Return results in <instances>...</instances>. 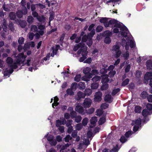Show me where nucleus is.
I'll return each instance as SVG.
<instances>
[{"label": "nucleus", "mask_w": 152, "mask_h": 152, "mask_svg": "<svg viewBox=\"0 0 152 152\" xmlns=\"http://www.w3.org/2000/svg\"><path fill=\"white\" fill-rule=\"evenodd\" d=\"M94 25L91 24L88 28V30L89 31H91L89 34L87 36L85 35L82 38V41L81 43L78 44L76 45L74 48V50L76 51L79 49V50L77 52V54L80 55L81 54L82 57H81L79 59V61L82 62L86 58L88 52L87 50V47L85 45L84 42H86V43L88 46L91 45L92 43V38L94 34L95 31L94 30H92Z\"/></svg>", "instance_id": "1"}, {"label": "nucleus", "mask_w": 152, "mask_h": 152, "mask_svg": "<svg viewBox=\"0 0 152 152\" xmlns=\"http://www.w3.org/2000/svg\"><path fill=\"white\" fill-rule=\"evenodd\" d=\"M116 28L114 29L113 32L115 33H118L119 32V29H120L119 34H120L122 37L124 38L122 39L121 43V45L123 47H125L126 50H127L129 49V45L131 48H134L135 46V43L134 40L131 35L128 34V31L126 27V30L125 29H121L120 28L117 26H113Z\"/></svg>", "instance_id": "2"}, {"label": "nucleus", "mask_w": 152, "mask_h": 152, "mask_svg": "<svg viewBox=\"0 0 152 152\" xmlns=\"http://www.w3.org/2000/svg\"><path fill=\"white\" fill-rule=\"evenodd\" d=\"M26 56L23 53L19 54V56L18 58L17 63L18 65L28 67V70L32 71L33 69H35L36 64L34 63L33 59L31 57H28L25 60Z\"/></svg>", "instance_id": "3"}, {"label": "nucleus", "mask_w": 152, "mask_h": 152, "mask_svg": "<svg viewBox=\"0 0 152 152\" xmlns=\"http://www.w3.org/2000/svg\"><path fill=\"white\" fill-rule=\"evenodd\" d=\"M16 57L15 59V62L14 63L13 62V59L11 57H8L6 60V63L10 67L7 68L3 72L4 76H7L9 77L10 74L12 73L13 71V69H16L17 68V65L18 64L17 63L18 58L19 56V54L17 56L16 54L15 55Z\"/></svg>", "instance_id": "4"}, {"label": "nucleus", "mask_w": 152, "mask_h": 152, "mask_svg": "<svg viewBox=\"0 0 152 152\" xmlns=\"http://www.w3.org/2000/svg\"><path fill=\"white\" fill-rule=\"evenodd\" d=\"M99 21L101 23H104V26L106 27H112L114 26L120 28L121 29H126L125 26L121 25L116 20L114 19H110L109 18L102 17L100 18Z\"/></svg>", "instance_id": "5"}, {"label": "nucleus", "mask_w": 152, "mask_h": 152, "mask_svg": "<svg viewBox=\"0 0 152 152\" xmlns=\"http://www.w3.org/2000/svg\"><path fill=\"white\" fill-rule=\"evenodd\" d=\"M91 71V68L89 67H87L83 68V73L86 75L88 77H87L86 76L83 77L82 78L83 80L86 82L90 81V78L92 77V74L90 72Z\"/></svg>", "instance_id": "6"}, {"label": "nucleus", "mask_w": 152, "mask_h": 152, "mask_svg": "<svg viewBox=\"0 0 152 152\" xmlns=\"http://www.w3.org/2000/svg\"><path fill=\"white\" fill-rule=\"evenodd\" d=\"M141 119L140 118L136 119L135 121H132V124L134 126L133 128V131L134 132H136L140 129L141 127Z\"/></svg>", "instance_id": "7"}, {"label": "nucleus", "mask_w": 152, "mask_h": 152, "mask_svg": "<svg viewBox=\"0 0 152 152\" xmlns=\"http://www.w3.org/2000/svg\"><path fill=\"white\" fill-rule=\"evenodd\" d=\"M144 79L147 81L150 80L149 85L151 88L150 89V91L151 93H152V72H147L145 75Z\"/></svg>", "instance_id": "8"}, {"label": "nucleus", "mask_w": 152, "mask_h": 152, "mask_svg": "<svg viewBox=\"0 0 152 152\" xmlns=\"http://www.w3.org/2000/svg\"><path fill=\"white\" fill-rule=\"evenodd\" d=\"M120 45L118 42H117L115 45L113 46V50L115 53L116 56L117 57H119L121 54V52L119 50Z\"/></svg>", "instance_id": "9"}, {"label": "nucleus", "mask_w": 152, "mask_h": 152, "mask_svg": "<svg viewBox=\"0 0 152 152\" xmlns=\"http://www.w3.org/2000/svg\"><path fill=\"white\" fill-rule=\"evenodd\" d=\"M92 103V100L90 99L86 98L84 101L83 105L85 108H89L90 107Z\"/></svg>", "instance_id": "10"}, {"label": "nucleus", "mask_w": 152, "mask_h": 152, "mask_svg": "<svg viewBox=\"0 0 152 152\" xmlns=\"http://www.w3.org/2000/svg\"><path fill=\"white\" fill-rule=\"evenodd\" d=\"M54 137L53 135H49L47 137V140L49 142L50 145L55 146L57 144V142L54 139Z\"/></svg>", "instance_id": "11"}, {"label": "nucleus", "mask_w": 152, "mask_h": 152, "mask_svg": "<svg viewBox=\"0 0 152 152\" xmlns=\"http://www.w3.org/2000/svg\"><path fill=\"white\" fill-rule=\"evenodd\" d=\"M114 67L115 66L114 65H111L108 68V70L110 71L109 73V75L110 77H113L116 74V71L113 70Z\"/></svg>", "instance_id": "12"}, {"label": "nucleus", "mask_w": 152, "mask_h": 152, "mask_svg": "<svg viewBox=\"0 0 152 152\" xmlns=\"http://www.w3.org/2000/svg\"><path fill=\"white\" fill-rule=\"evenodd\" d=\"M27 13V9L26 7H24L22 11H18L16 13L18 17L19 18H21L22 17L23 15H26Z\"/></svg>", "instance_id": "13"}, {"label": "nucleus", "mask_w": 152, "mask_h": 152, "mask_svg": "<svg viewBox=\"0 0 152 152\" xmlns=\"http://www.w3.org/2000/svg\"><path fill=\"white\" fill-rule=\"evenodd\" d=\"M75 110L77 112L83 115L85 114L86 112L84 111L83 107L80 105H78L75 108Z\"/></svg>", "instance_id": "14"}, {"label": "nucleus", "mask_w": 152, "mask_h": 152, "mask_svg": "<svg viewBox=\"0 0 152 152\" xmlns=\"http://www.w3.org/2000/svg\"><path fill=\"white\" fill-rule=\"evenodd\" d=\"M102 93L100 92H96L95 95L94 100L96 102L100 101L102 99Z\"/></svg>", "instance_id": "15"}, {"label": "nucleus", "mask_w": 152, "mask_h": 152, "mask_svg": "<svg viewBox=\"0 0 152 152\" xmlns=\"http://www.w3.org/2000/svg\"><path fill=\"white\" fill-rule=\"evenodd\" d=\"M60 47L59 45H57L55 47H52L51 50L53 53L51 54V56L53 57L55 55H56L58 50L59 49Z\"/></svg>", "instance_id": "16"}, {"label": "nucleus", "mask_w": 152, "mask_h": 152, "mask_svg": "<svg viewBox=\"0 0 152 152\" xmlns=\"http://www.w3.org/2000/svg\"><path fill=\"white\" fill-rule=\"evenodd\" d=\"M66 122V120L64 119H62L60 120H56V125L57 127H58L61 125L64 124Z\"/></svg>", "instance_id": "17"}, {"label": "nucleus", "mask_w": 152, "mask_h": 152, "mask_svg": "<svg viewBox=\"0 0 152 152\" xmlns=\"http://www.w3.org/2000/svg\"><path fill=\"white\" fill-rule=\"evenodd\" d=\"M97 121V119L96 117H92L90 120V123L91 125L92 126H90V127L91 128H93V127L95 126L96 122Z\"/></svg>", "instance_id": "18"}, {"label": "nucleus", "mask_w": 152, "mask_h": 152, "mask_svg": "<svg viewBox=\"0 0 152 152\" xmlns=\"http://www.w3.org/2000/svg\"><path fill=\"white\" fill-rule=\"evenodd\" d=\"M152 113V111H150L146 109L144 110L142 112V115L144 117L151 114Z\"/></svg>", "instance_id": "19"}, {"label": "nucleus", "mask_w": 152, "mask_h": 152, "mask_svg": "<svg viewBox=\"0 0 152 152\" xmlns=\"http://www.w3.org/2000/svg\"><path fill=\"white\" fill-rule=\"evenodd\" d=\"M108 77V76L107 75H104L102 76V82L103 84H105L109 81Z\"/></svg>", "instance_id": "20"}, {"label": "nucleus", "mask_w": 152, "mask_h": 152, "mask_svg": "<svg viewBox=\"0 0 152 152\" xmlns=\"http://www.w3.org/2000/svg\"><path fill=\"white\" fill-rule=\"evenodd\" d=\"M146 66L148 69L150 70L152 68V61L151 60H148L146 62Z\"/></svg>", "instance_id": "21"}, {"label": "nucleus", "mask_w": 152, "mask_h": 152, "mask_svg": "<svg viewBox=\"0 0 152 152\" xmlns=\"http://www.w3.org/2000/svg\"><path fill=\"white\" fill-rule=\"evenodd\" d=\"M104 99L105 101L109 103L111 102L112 101V99L111 98V96L109 94L106 95L104 97Z\"/></svg>", "instance_id": "22"}, {"label": "nucleus", "mask_w": 152, "mask_h": 152, "mask_svg": "<svg viewBox=\"0 0 152 152\" xmlns=\"http://www.w3.org/2000/svg\"><path fill=\"white\" fill-rule=\"evenodd\" d=\"M68 112L70 113L71 118H74V116L72 114L75 115V112L73 111V108L72 107H69L68 109Z\"/></svg>", "instance_id": "23"}, {"label": "nucleus", "mask_w": 152, "mask_h": 152, "mask_svg": "<svg viewBox=\"0 0 152 152\" xmlns=\"http://www.w3.org/2000/svg\"><path fill=\"white\" fill-rule=\"evenodd\" d=\"M78 88L80 89H83L86 87V85L84 82H80L78 86Z\"/></svg>", "instance_id": "24"}, {"label": "nucleus", "mask_w": 152, "mask_h": 152, "mask_svg": "<svg viewBox=\"0 0 152 152\" xmlns=\"http://www.w3.org/2000/svg\"><path fill=\"white\" fill-rule=\"evenodd\" d=\"M99 86L98 82L93 83L91 85V88L92 89H97Z\"/></svg>", "instance_id": "25"}, {"label": "nucleus", "mask_w": 152, "mask_h": 152, "mask_svg": "<svg viewBox=\"0 0 152 152\" xmlns=\"http://www.w3.org/2000/svg\"><path fill=\"white\" fill-rule=\"evenodd\" d=\"M53 100L54 102L52 104V106L53 107H54V106H56L58 104V99L57 96L54 97Z\"/></svg>", "instance_id": "26"}, {"label": "nucleus", "mask_w": 152, "mask_h": 152, "mask_svg": "<svg viewBox=\"0 0 152 152\" xmlns=\"http://www.w3.org/2000/svg\"><path fill=\"white\" fill-rule=\"evenodd\" d=\"M85 93H83V92H79L77 93V96L78 98L77 97V100H79L81 98H84L85 96Z\"/></svg>", "instance_id": "27"}, {"label": "nucleus", "mask_w": 152, "mask_h": 152, "mask_svg": "<svg viewBox=\"0 0 152 152\" xmlns=\"http://www.w3.org/2000/svg\"><path fill=\"white\" fill-rule=\"evenodd\" d=\"M105 121V115L101 117L98 121L99 125H101L104 124Z\"/></svg>", "instance_id": "28"}, {"label": "nucleus", "mask_w": 152, "mask_h": 152, "mask_svg": "<svg viewBox=\"0 0 152 152\" xmlns=\"http://www.w3.org/2000/svg\"><path fill=\"white\" fill-rule=\"evenodd\" d=\"M45 18L43 15L39 16L37 17V20L40 22H44L45 20Z\"/></svg>", "instance_id": "29"}, {"label": "nucleus", "mask_w": 152, "mask_h": 152, "mask_svg": "<svg viewBox=\"0 0 152 152\" xmlns=\"http://www.w3.org/2000/svg\"><path fill=\"white\" fill-rule=\"evenodd\" d=\"M100 79V77L99 76H96L93 77L92 79V80L93 83L98 82V81H99Z\"/></svg>", "instance_id": "30"}, {"label": "nucleus", "mask_w": 152, "mask_h": 152, "mask_svg": "<svg viewBox=\"0 0 152 152\" xmlns=\"http://www.w3.org/2000/svg\"><path fill=\"white\" fill-rule=\"evenodd\" d=\"M120 148L118 147V145H116L115 146H114L113 148L110 151L111 152H118Z\"/></svg>", "instance_id": "31"}, {"label": "nucleus", "mask_w": 152, "mask_h": 152, "mask_svg": "<svg viewBox=\"0 0 152 152\" xmlns=\"http://www.w3.org/2000/svg\"><path fill=\"white\" fill-rule=\"evenodd\" d=\"M93 128H89L88 129V131L87 133L88 137L90 138L91 137H92V134H93V132H92V131Z\"/></svg>", "instance_id": "32"}, {"label": "nucleus", "mask_w": 152, "mask_h": 152, "mask_svg": "<svg viewBox=\"0 0 152 152\" xmlns=\"http://www.w3.org/2000/svg\"><path fill=\"white\" fill-rule=\"evenodd\" d=\"M39 33H37L35 34V37L37 39H39V37L40 35H42L44 34V31H40L39 32Z\"/></svg>", "instance_id": "33"}, {"label": "nucleus", "mask_w": 152, "mask_h": 152, "mask_svg": "<svg viewBox=\"0 0 152 152\" xmlns=\"http://www.w3.org/2000/svg\"><path fill=\"white\" fill-rule=\"evenodd\" d=\"M85 111L86 113L87 114H91L94 111V108H91L89 109H88L87 110H85Z\"/></svg>", "instance_id": "34"}, {"label": "nucleus", "mask_w": 152, "mask_h": 152, "mask_svg": "<svg viewBox=\"0 0 152 152\" xmlns=\"http://www.w3.org/2000/svg\"><path fill=\"white\" fill-rule=\"evenodd\" d=\"M81 76L80 74H78L76 75L75 77V80L76 82H79L81 79Z\"/></svg>", "instance_id": "35"}, {"label": "nucleus", "mask_w": 152, "mask_h": 152, "mask_svg": "<svg viewBox=\"0 0 152 152\" xmlns=\"http://www.w3.org/2000/svg\"><path fill=\"white\" fill-rule=\"evenodd\" d=\"M75 118V122L77 123L80 122L82 119V117L80 115L76 116Z\"/></svg>", "instance_id": "36"}, {"label": "nucleus", "mask_w": 152, "mask_h": 152, "mask_svg": "<svg viewBox=\"0 0 152 152\" xmlns=\"http://www.w3.org/2000/svg\"><path fill=\"white\" fill-rule=\"evenodd\" d=\"M88 119L87 118H84L82 121V124L84 126H85L87 124V123L88 122Z\"/></svg>", "instance_id": "37"}, {"label": "nucleus", "mask_w": 152, "mask_h": 152, "mask_svg": "<svg viewBox=\"0 0 152 152\" xmlns=\"http://www.w3.org/2000/svg\"><path fill=\"white\" fill-rule=\"evenodd\" d=\"M92 93V90L90 89H86L85 90V95L89 96Z\"/></svg>", "instance_id": "38"}, {"label": "nucleus", "mask_w": 152, "mask_h": 152, "mask_svg": "<svg viewBox=\"0 0 152 152\" xmlns=\"http://www.w3.org/2000/svg\"><path fill=\"white\" fill-rule=\"evenodd\" d=\"M107 66H103V68H102L100 71V73L102 74H104L107 72V70L105 68Z\"/></svg>", "instance_id": "39"}, {"label": "nucleus", "mask_w": 152, "mask_h": 152, "mask_svg": "<svg viewBox=\"0 0 152 152\" xmlns=\"http://www.w3.org/2000/svg\"><path fill=\"white\" fill-rule=\"evenodd\" d=\"M34 18L31 16H29L28 17L27 19V21L29 23H32L33 22Z\"/></svg>", "instance_id": "40"}, {"label": "nucleus", "mask_w": 152, "mask_h": 152, "mask_svg": "<svg viewBox=\"0 0 152 152\" xmlns=\"http://www.w3.org/2000/svg\"><path fill=\"white\" fill-rule=\"evenodd\" d=\"M104 41L105 43L109 44L111 42V40L109 37H106L104 39Z\"/></svg>", "instance_id": "41"}, {"label": "nucleus", "mask_w": 152, "mask_h": 152, "mask_svg": "<svg viewBox=\"0 0 152 152\" xmlns=\"http://www.w3.org/2000/svg\"><path fill=\"white\" fill-rule=\"evenodd\" d=\"M9 17L11 20H14L15 18V15L13 12H11L10 13Z\"/></svg>", "instance_id": "42"}, {"label": "nucleus", "mask_w": 152, "mask_h": 152, "mask_svg": "<svg viewBox=\"0 0 152 152\" xmlns=\"http://www.w3.org/2000/svg\"><path fill=\"white\" fill-rule=\"evenodd\" d=\"M77 83H73L71 85V88L73 90L75 91L77 88Z\"/></svg>", "instance_id": "43"}, {"label": "nucleus", "mask_w": 152, "mask_h": 152, "mask_svg": "<svg viewBox=\"0 0 152 152\" xmlns=\"http://www.w3.org/2000/svg\"><path fill=\"white\" fill-rule=\"evenodd\" d=\"M127 138H126L124 136H122L120 139V141L122 143H124L127 140Z\"/></svg>", "instance_id": "44"}, {"label": "nucleus", "mask_w": 152, "mask_h": 152, "mask_svg": "<svg viewBox=\"0 0 152 152\" xmlns=\"http://www.w3.org/2000/svg\"><path fill=\"white\" fill-rule=\"evenodd\" d=\"M4 10L6 11H9L10 10V8L8 7L7 4H4L3 6Z\"/></svg>", "instance_id": "45"}, {"label": "nucleus", "mask_w": 152, "mask_h": 152, "mask_svg": "<svg viewBox=\"0 0 152 152\" xmlns=\"http://www.w3.org/2000/svg\"><path fill=\"white\" fill-rule=\"evenodd\" d=\"M73 91L71 88V89H68L66 91L67 94L70 95H72L74 94V92Z\"/></svg>", "instance_id": "46"}, {"label": "nucleus", "mask_w": 152, "mask_h": 152, "mask_svg": "<svg viewBox=\"0 0 152 152\" xmlns=\"http://www.w3.org/2000/svg\"><path fill=\"white\" fill-rule=\"evenodd\" d=\"M31 30L32 31L36 32L37 30V27L35 25H32L31 26Z\"/></svg>", "instance_id": "47"}, {"label": "nucleus", "mask_w": 152, "mask_h": 152, "mask_svg": "<svg viewBox=\"0 0 152 152\" xmlns=\"http://www.w3.org/2000/svg\"><path fill=\"white\" fill-rule=\"evenodd\" d=\"M83 126L81 124H77L75 126V129L77 130H79L82 128Z\"/></svg>", "instance_id": "48"}, {"label": "nucleus", "mask_w": 152, "mask_h": 152, "mask_svg": "<svg viewBox=\"0 0 152 152\" xmlns=\"http://www.w3.org/2000/svg\"><path fill=\"white\" fill-rule=\"evenodd\" d=\"M96 115L98 116H100L103 113V111L102 109H98L96 112Z\"/></svg>", "instance_id": "49"}, {"label": "nucleus", "mask_w": 152, "mask_h": 152, "mask_svg": "<svg viewBox=\"0 0 152 152\" xmlns=\"http://www.w3.org/2000/svg\"><path fill=\"white\" fill-rule=\"evenodd\" d=\"M104 34L106 36V37H109L112 35V33L110 31H107L104 32Z\"/></svg>", "instance_id": "50"}, {"label": "nucleus", "mask_w": 152, "mask_h": 152, "mask_svg": "<svg viewBox=\"0 0 152 152\" xmlns=\"http://www.w3.org/2000/svg\"><path fill=\"white\" fill-rule=\"evenodd\" d=\"M26 23L25 21H21L20 23V26L22 28H24L26 25Z\"/></svg>", "instance_id": "51"}, {"label": "nucleus", "mask_w": 152, "mask_h": 152, "mask_svg": "<svg viewBox=\"0 0 152 152\" xmlns=\"http://www.w3.org/2000/svg\"><path fill=\"white\" fill-rule=\"evenodd\" d=\"M108 87V85L106 83L102 86L101 89L102 90H105L107 89Z\"/></svg>", "instance_id": "52"}, {"label": "nucleus", "mask_w": 152, "mask_h": 152, "mask_svg": "<svg viewBox=\"0 0 152 152\" xmlns=\"http://www.w3.org/2000/svg\"><path fill=\"white\" fill-rule=\"evenodd\" d=\"M147 110L152 111V104H148L146 105Z\"/></svg>", "instance_id": "53"}, {"label": "nucleus", "mask_w": 152, "mask_h": 152, "mask_svg": "<svg viewBox=\"0 0 152 152\" xmlns=\"http://www.w3.org/2000/svg\"><path fill=\"white\" fill-rule=\"evenodd\" d=\"M132 134V131H128V132H126L125 135L126 138H128Z\"/></svg>", "instance_id": "54"}, {"label": "nucleus", "mask_w": 152, "mask_h": 152, "mask_svg": "<svg viewBox=\"0 0 152 152\" xmlns=\"http://www.w3.org/2000/svg\"><path fill=\"white\" fill-rule=\"evenodd\" d=\"M123 56L124 59H127L129 56V53L128 51H126V53L123 54Z\"/></svg>", "instance_id": "55"}, {"label": "nucleus", "mask_w": 152, "mask_h": 152, "mask_svg": "<svg viewBox=\"0 0 152 152\" xmlns=\"http://www.w3.org/2000/svg\"><path fill=\"white\" fill-rule=\"evenodd\" d=\"M108 104L107 103L103 104L101 105V107L102 109H105L108 107Z\"/></svg>", "instance_id": "56"}, {"label": "nucleus", "mask_w": 152, "mask_h": 152, "mask_svg": "<svg viewBox=\"0 0 152 152\" xmlns=\"http://www.w3.org/2000/svg\"><path fill=\"white\" fill-rule=\"evenodd\" d=\"M141 111V108L139 106H137L135 107V111L136 113H139Z\"/></svg>", "instance_id": "57"}, {"label": "nucleus", "mask_w": 152, "mask_h": 152, "mask_svg": "<svg viewBox=\"0 0 152 152\" xmlns=\"http://www.w3.org/2000/svg\"><path fill=\"white\" fill-rule=\"evenodd\" d=\"M147 95V94L146 92L145 91H143L141 94V96L142 98H144L146 97Z\"/></svg>", "instance_id": "58"}, {"label": "nucleus", "mask_w": 152, "mask_h": 152, "mask_svg": "<svg viewBox=\"0 0 152 152\" xmlns=\"http://www.w3.org/2000/svg\"><path fill=\"white\" fill-rule=\"evenodd\" d=\"M72 138V137L70 135H68L65 137V141L66 142H68L70 140H71Z\"/></svg>", "instance_id": "59"}, {"label": "nucleus", "mask_w": 152, "mask_h": 152, "mask_svg": "<svg viewBox=\"0 0 152 152\" xmlns=\"http://www.w3.org/2000/svg\"><path fill=\"white\" fill-rule=\"evenodd\" d=\"M103 27L100 26H97L96 28V30L97 32H100L102 30Z\"/></svg>", "instance_id": "60"}, {"label": "nucleus", "mask_w": 152, "mask_h": 152, "mask_svg": "<svg viewBox=\"0 0 152 152\" xmlns=\"http://www.w3.org/2000/svg\"><path fill=\"white\" fill-rule=\"evenodd\" d=\"M129 79H126L122 83V85L123 86H125L128 84L129 83Z\"/></svg>", "instance_id": "61"}, {"label": "nucleus", "mask_w": 152, "mask_h": 152, "mask_svg": "<svg viewBox=\"0 0 152 152\" xmlns=\"http://www.w3.org/2000/svg\"><path fill=\"white\" fill-rule=\"evenodd\" d=\"M58 129L61 133H63L64 132V127L63 126L58 127Z\"/></svg>", "instance_id": "62"}, {"label": "nucleus", "mask_w": 152, "mask_h": 152, "mask_svg": "<svg viewBox=\"0 0 152 152\" xmlns=\"http://www.w3.org/2000/svg\"><path fill=\"white\" fill-rule=\"evenodd\" d=\"M28 36L29 38V39L30 40H32L34 37V34L33 33H30L28 34Z\"/></svg>", "instance_id": "63"}, {"label": "nucleus", "mask_w": 152, "mask_h": 152, "mask_svg": "<svg viewBox=\"0 0 152 152\" xmlns=\"http://www.w3.org/2000/svg\"><path fill=\"white\" fill-rule=\"evenodd\" d=\"M119 91L120 89L119 88H117L115 89H114L113 91V92L112 93V94L113 95H115Z\"/></svg>", "instance_id": "64"}]
</instances>
